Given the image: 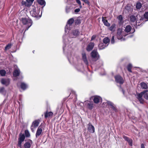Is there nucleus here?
Masks as SVG:
<instances>
[{
  "label": "nucleus",
  "instance_id": "obj_1",
  "mask_svg": "<svg viewBox=\"0 0 148 148\" xmlns=\"http://www.w3.org/2000/svg\"><path fill=\"white\" fill-rule=\"evenodd\" d=\"M69 32H65V34L63 36V41L64 44L63 49L64 53L66 54V53H69L67 57L69 62L71 63L72 62V60L71 56V52L72 50L71 47L73 43L72 38H75L78 36L80 32L78 29L73 30L68 33Z\"/></svg>",
  "mask_w": 148,
  "mask_h": 148
},
{
  "label": "nucleus",
  "instance_id": "obj_2",
  "mask_svg": "<svg viewBox=\"0 0 148 148\" xmlns=\"http://www.w3.org/2000/svg\"><path fill=\"white\" fill-rule=\"evenodd\" d=\"M20 19L21 21L23 24L25 25L26 29L25 31L27 30L32 25V21L28 17L23 18L20 17Z\"/></svg>",
  "mask_w": 148,
  "mask_h": 148
},
{
  "label": "nucleus",
  "instance_id": "obj_3",
  "mask_svg": "<svg viewBox=\"0 0 148 148\" xmlns=\"http://www.w3.org/2000/svg\"><path fill=\"white\" fill-rule=\"evenodd\" d=\"M74 21V19L73 18H71L68 21L65 28V32H69L71 29L73 27L72 25Z\"/></svg>",
  "mask_w": 148,
  "mask_h": 148
},
{
  "label": "nucleus",
  "instance_id": "obj_4",
  "mask_svg": "<svg viewBox=\"0 0 148 148\" xmlns=\"http://www.w3.org/2000/svg\"><path fill=\"white\" fill-rule=\"evenodd\" d=\"M126 34L123 31L122 28H119L117 30V37L118 39L121 40H125L124 38H123V36H125Z\"/></svg>",
  "mask_w": 148,
  "mask_h": 148
},
{
  "label": "nucleus",
  "instance_id": "obj_5",
  "mask_svg": "<svg viewBox=\"0 0 148 148\" xmlns=\"http://www.w3.org/2000/svg\"><path fill=\"white\" fill-rule=\"evenodd\" d=\"M83 104L87 109L90 110H92L94 108L95 105L92 101L88 100L85 101Z\"/></svg>",
  "mask_w": 148,
  "mask_h": 148
},
{
  "label": "nucleus",
  "instance_id": "obj_6",
  "mask_svg": "<svg viewBox=\"0 0 148 148\" xmlns=\"http://www.w3.org/2000/svg\"><path fill=\"white\" fill-rule=\"evenodd\" d=\"M91 56L93 60L96 61L99 58V56L96 50H94L91 53Z\"/></svg>",
  "mask_w": 148,
  "mask_h": 148
},
{
  "label": "nucleus",
  "instance_id": "obj_7",
  "mask_svg": "<svg viewBox=\"0 0 148 148\" xmlns=\"http://www.w3.org/2000/svg\"><path fill=\"white\" fill-rule=\"evenodd\" d=\"M38 3L42 6L40 14H38V17L40 18L41 16L43 8L46 5V2L45 0H38Z\"/></svg>",
  "mask_w": 148,
  "mask_h": 148
},
{
  "label": "nucleus",
  "instance_id": "obj_8",
  "mask_svg": "<svg viewBox=\"0 0 148 148\" xmlns=\"http://www.w3.org/2000/svg\"><path fill=\"white\" fill-rule=\"evenodd\" d=\"M107 103L109 107H110V108L114 112H118V110L116 106L113 103L110 101H107Z\"/></svg>",
  "mask_w": 148,
  "mask_h": 148
},
{
  "label": "nucleus",
  "instance_id": "obj_9",
  "mask_svg": "<svg viewBox=\"0 0 148 148\" xmlns=\"http://www.w3.org/2000/svg\"><path fill=\"white\" fill-rule=\"evenodd\" d=\"M116 82L120 84H122L124 82V80L120 75H116L114 77Z\"/></svg>",
  "mask_w": 148,
  "mask_h": 148
},
{
  "label": "nucleus",
  "instance_id": "obj_10",
  "mask_svg": "<svg viewBox=\"0 0 148 148\" xmlns=\"http://www.w3.org/2000/svg\"><path fill=\"white\" fill-rule=\"evenodd\" d=\"M87 129L91 133H93L95 132V127L90 123L87 125Z\"/></svg>",
  "mask_w": 148,
  "mask_h": 148
},
{
  "label": "nucleus",
  "instance_id": "obj_11",
  "mask_svg": "<svg viewBox=\"0 0 148 148\" xmlns=\"http://www.w3.org/2000/svg\"><path fill=\"white\" fill-rule=\"evenodd\" d=\"M10 80L8 78H3L1 81V84L6 86L8 85L10 83Z\"/></svg>",
  "mask_w": 148,
  "mask_h": 148
},
{
  "label": "nucleus",
  "instance_id": "obj_12",
  "mask_svg": "<svg viewBox=\"0 0 148 148\" xmlns=\"http://www.w3.org/2000/svg\"><path fill=\"white\" fill-rule=\"evenodd\" d=\"M82 60L84 63L87 66L88 65V62L86 54L85 53H82Z\"/></svg>",
  "mask_w": 148,
  "mask_h": 148
},
{
  "label": "nucleus",
  "instance_id": "obj_13",
  "mask_svg": "<svg viewBox=\"0 0 148 148\" xmlns=\"http://www.w3.org/2000/svg\"><path fill=\"white\" fill-rule=\"evenodd\" d=\"M138 17H140L139 15H137L136 16L133 15H131L130 17V21L132 22H134L135 21L137 22Z\"/></svg>",
  "mask_w": 148,
  "mask_h": 148
},
{
  "label": "nucleus",
  "instance_id": "obj_14",
  "mask_svg": "<svg viewBox=\"0 0 148 148\" xmlns=\"http://www.w3.org/2000/svg\"><path fill=\"white\" fill-rule=\"evenodd\" d=\"M75 66V69L79 72L81 71L83 69V66L81 63L76 64Z\"/></svg>",
  "mask_w": 148,
  "mask_h": 148
},
{
  "label": "nucleus",
  "instance_id": "obj_15",
  "mask_svg": "<svg viewBox=\"0 0 148 148\" xmlns=\"http://www.w3.org/2000/svg\"><path fill=\"white\" fill-rule=\"evenodd\" d=\"M93 101L95 103H98L100 101H102L101 98L99 96H96L94 97Z\"/></svg>",
  "mask_w": 148,
  "mask_h": 148
},
{
  "label": "nucleus",
  "instance_id": "obj_16",
  "mask_svg": "<svg viewBox=\"0 0 148 148\" xmlns=\"http://www.w3.org/2000/svg\"><path fill=\"white\" fill-rule=\"evenodd\" d=\"M37 127V120H36L34 121L32 124L31 127V130L33 132H34V130H35Z\"/></svg>",
  "mask_w": 148,
  "mask_h": 148
},
{
  "label": "nucleus",
  "instance_id": "obj_17",
  "mask_svg": "<svg viewBox=\"0 0 148 148\" xmlns=\"http://www.w3.org/2000/svg\"><path fill=\"white\" fill-rule=\"evenodd\" d=\"M123 138L131 146L132 145V139L124 135L123 136Z\"/></svg>",
  "mask_w": 148,
  "mask_h": 148
},
{
  "label": "nucleus",
  "instance_id": "obj_18",
  "mask_svg": "<svg viewBox=\"0 0 148 148\" xmlns=\"http://www.w3.org/2000/svg\"><path fill=\"white\" fill-rule=\"evenodd\" d=\"M94 45V44L93 42H90L87 47L86 50L88 51H91L93 49Z\"/></svg>",
  "mask_w": 148,
  "mask_h": 148
},
{
  "label": "nucleus",
  "instance_id": "obj_19",
  "mask_svg": "<svg viewBox=\"0 0 148 148\" xmlns=\"http://www.w3.org/2000/svg\"><path fill=\"white\" fill-rule=\"evenodd\" d=\"M140 86L141 88L143 89H148V83L143 82L140 83Z\"/></svg>",
  "mask_w": 148,
  "mask_h": 148
},
{
  "label": "nucleus",
  "instance_id": "obj_20",
  "mask_svg": "<svg viewBox=\"0 0 148 148\" xmlns=\"http://www.w3.org/2000/svg\"><path fill=\"white\" fill-rule=\"evenodd\" d=\"M53 113L51 112H46L45 113V118L49 117H52Z\"/></svg>",
  "mask_w": 148,
  "mask_h": 148
},
{
  "label": "nucleus",
  "instance_id": "obj_21",
  "mask_svg": "<svg viewBox=\"0 0 148 148\" xmlns=\"http://www.w3.org/2000/svg\"><path fill=\"white\" fill-rule=\"evenodd\" d=\"M30 13L31 16L33 17H36L37 16V13L36 8H33V10L30 12Z\"/></svg>",
  "mask_w": 148,
  "mask_h": 148
},
{
  "label": "nucleus",
  "instance_id": "obj_22",
  "mask_svg": "<svg viewBox=\"0 0 148 148\" xmlns=\"http://www.w3.org/2000/svg\"><path fill=\"white\" fill-rule=\"evenodd\" d=\"M43 129V125H41L38 128L37 135L38 136L40 135L42 132V129Z\"/></svg>",
  "mask_w": 148,
  "mask_h": 148
},
{
  "label": "nucleus",
  "instance_id": "obj_23",
  "mask_svg": "<svg viewBox=\"0 0 148 148\" xmlns=\"http://www.w3.org/2000/svg\"><path fill=\"white\" fill-rule=\"evenodd\" d=\"M119 20V25H122L123 23V16L121 15L118 16L117 18Z\"/></svg>",
  "mask_w": 148,
  "mask_h": 148
},
{
  "label": "nucleus",
  "instance_id": "obj_24",
  "mask_svg": "<svg viewBox=\"0 0 148 148\" xmlns=\"http://www.w3.org/2000/svg\"><path fill=\"white\" fill-rule=\"evenodd\" d=\"M20 71L19 69L15 70L13 73V75L14 77H16L18 76L20 73Z\"/></svg>",
  "mask_w": 148,
  "mask_h": 148
},
{
  "label": "nucleus",
  "instance_id": "obj_25",
  "mask_svg": "<svg viewBox=\"0 0 148 148\" xmlns=\"http://www.w3.org/2000/svg\"><path fill=\"white\" fill-rule=\"evenodd\" d=\"M110 39L108 37L104 38L103 40V43L106 46H107L110 43Z\"/></svg>",
  "mask_w": 148,
  "mask_h": 148
},
{
  "label": "nucleus",
  "instance_id": "obj_26",
  "mask_svg": "<svg viewBox=\"0 0 148 148\" xmlns=\"http://www.w3.org/2000/svg\"><path fill=\"white\" fill-rule=\"evenodd\" d=\"M21 88L23 90H25L28 87L27 84L24 82H21L20 85Z\"/></svg>",
  "mask_w": 148,
  "mask_h": 148
},
{
  "label": "nucleus",
  "instance_id": "obj_27",
  "mask_svg": "<svg viewBox=\"0 0 148 148\" xmlns=\"http://www.w3.org/2000/svg\"><path fill=\"white\" fill-rule=\"evenodd\" d=\"M140 20L141 21L143 20H144L145 21H148V12H146L144 14V18H142V17H140Z\"/></svg>",
  "mask_w": 148,
  "mask_h": 148
},
{
  "label": "nucleus",
  "instance_id": "obj_28",
  "mask_svg": "<svg viewBox=\"0 0 148 148\" xmlns=\"http://www.w3.org/2000/svg\"><path fill=\"white\" fill-rule=\"evenodd\" d=\"M132 29V27L130 25H127L125 27L124 31L125 32L128 33L130 32L131 31Z\"/></svg>",
  "mask_w": 148,
  "mask_h": 148
},
{
  "label": "nucleus",
  "instance_id": "obj_29",
  "mask_svg": "<svg viewBox=\"0 0 148 148\" xmlns=\"http://www.w3.org/2000/svg\"><path fill=\"white\" fill-rule=\"evenodd\" d=\"M102 21L105 25L108 27L110 26V23L108 22L107 20H106L103 17H102Z\"/></svg>",
  "mask_w": 148,
  "mask_h": 148
},
{
  "label": "nucleus",
  "instance_id": "obj_30",
  "mask_svg": "<svg viewBox=\"0 0 148 148\" xmlns=\"http://www.w3.org/2000/svg\"><path fill=\"white\" fill-rule=\"evenodd\" d=\"M148 91L147 90H145L137 95V98L138 99H141L143 95V94Z\"/></svg>",
  "mask_w": 148,
  "mask_h": 148
},
{
  "label": "nucleus",
  "instance_id": "obj_31",
  "mask_svg": "<svg viewBox=\"0 0 148 148\" xmlns=\"http://www.w3.org/2000/svg\"><path fill=\"white\" fill-rule=\"evenodd\" d=\"M99 50L103 49L105 48L107 46L104 43H100L99 45Z\"/></svg>",
  "mask_w": 148,
  "mask_h": 148
},
{
  "label": "nucleus",
  "instance_id": "obj_32",
  "mask_svg": "<svg viewBox=\"0 0 148 148\" xmlns=\"http://www.w3.org/2000/svg\"><path fill=\"white\" fill-rule=\"evenodd\" d=\"M0 93L5 95L6 94V90L3 87H0Z\"/></svg>",
  "mask_w": 148,
  "mask_h": 148
},
{
  "label": "nucleus",
  "instance_id": "obj_33",
  "mask_svg": "<svg viewBox=\"0 0 148 148\" xmlns=\"http://www.w3.org/2000/svg\"><path fill=\"white\" fill-rule=\"evenodd\" d=\"M25 136L24 134H22L21 133H20L19 134V138L18 139L23 141L25 139Z\"/></svg>",
  "mask_w": 148,
  "mask_h": 148
},
{
  "label": "nucleus",
  "instance_id": "obj_34",
  "mask_svg": "<svg viewBox=\"0 0 148 148\" xmlns=\"http://www.w3.org/2000/svg\"><path fill=\"white\" fill-rule=\"evenodd\" d=\"M142 4L140 2H138L136 4V7L137 9H140L142 7Z\"/></svg>",
  "mask_w": 148,
  "mask_h": 148
},
{
  "label": "nucleus",
  "instance_id": "obj_35",
  "mask_svg": "<svg viewBox=\"0 0 148 148\" xmlns=\"http://www.w3.org/2000/svg\"><path fill=\"white\" fill-rule=\"evenodd\" d=\"M24 146L25 148H30L31 144L29 142H27L24 144Z\"/></svg>",
  "mask_w": 148,
  "mask_h": 148
},
{
  "label": "nucleus",
  "instance_id": "obj_36",
  "mask_svg": "<svg viewBox=\"0 0 148 148\" xmlns=\"http://www.w3.org/2000/svg\"><path fill=\"white\" fill-rule=\"evenodd\" d=\"M21 4L23 5H25V6H30L29 4L27 3V1H22L21 2Z\"/></svg>",
  "mask_w": 148,
  "mask_h": 148
},
{
  "label": "nucleus",
  "instance_id": "obj_37",
  "mask_svg": "<svg viewBox=\"0 0 148 148\" xmlns=\"http://www.w3.org/2000/svg\"><path fill=\"white\" fill-rule=\"evenodd\" d=\"M6 74L5 71L3 69L0 70V74L1 76H4Z\"/></svg>",
  "mask_w": 148,
  "mask_h": 148
},
{
  "label": "nucleus",
  "instance_id": "obj_38",
  "mask_svg": "<svg viewBox=\"0 0 148 148\" xmlns=\"http://www.w3.org/2000/svg\"><path fill=\"white\" fill-rule=\"evenodd\" d=\"M132 68V64H129L127 66L128 71L130 72H132L131 69Z\"/></svg>",
  "mask_w": 148,
  "mask_h": 148
},
{
  "label": "nucleus",
  "instance_id": "obj_39",
  "mask_svg": "<svg viewBox=\"0 0 148 148\" xmlns=\"http://www.w3.org/2000/svg\"><path fill=\"white\" fill-rule=\"evenodd\" d=\"M25 135L26 137H28L30 136V134L29 131L26 130L25 131Z\"/></svg>",
  "mask_w": 148,
  "mask_h": 148
},
{
  "label": "nucleus",
  "instance_id": "obj_40",
  "mask_svg": "<svg viewBox=\"0 0 148 148\" xmlns=\"http://www.w3.org/2000/svg\"><path fill=\"white\" fill-rule=\"evenodd\" d=\"M23 142V141L18 139V141L17 145L20 148H22L21 144H22V143Z\"/></svg>",
  "mask_w": 148,
  "mask_h": 148
},
{
  "label": "nucleus",
  "instance_id": "obj_41",
  "mask_svg": "<svg viewBox=\"0 0 148 148\" xmlns=\"http://www.w3.org/2000/svg\"><path fill=\"white\" fill-rule=\"evenodd\" d=\"M12 46V44L11 43H9L5 47V49L6 50L9 49H10Z\"/></svg>",
  "mask_w": 148,
  "mask_h": 148
},
{
  "label": "nucleus",
  "instance_id": "obj_42",
  "mask_svg": "<svg viewBox=\"0 0 148 148\" xmlns=\"http://www.w3.org/2000/svg\"><path fill=\"white\" fill-rule=\"evenodd\" d=\"M115 24L114 23L112 24V25L109 27V29L112 31H113L114 29L115 28Z\"/></svg>",
  "mask_w": 148,
  "mask_h": 148
},
{
  "label": "nucleus",
  "instance_id": "obj_43",
  "mask_svg": "<svg viewBox=\"0 0 148 148\" xmlns=\"http://www.w3.org/2000/svg\"><path fill=\"white\" fill-rule=\"evenodd\" d=\"M76 2L79 5V8H81L82 6L81 5V3L80 0H75Z\"/></svg>",
  "mask_w": 148,
  "mask_h": 148
},
{
  "label": "nucleus",
  "instance_id": "obj_44",
  "mask_svg": "<svg viewBox=\"0 0 148 148\" xmlns=\"http://www.w3.org/2000/svg\"><path fill=\"white\" fill-rule=\"evenodd\" d=\"M34 0H26L30 6Z\"/></svg>",
  "mask_w": 148,
  "mask_h": 148
},
{
  "label": "nucleus",
  "instance_id": "obj_45",
  "mask_svg": "<svg viewBox=\"0 0 148 148\" xmlns=\"http://www.w3.org/2000/svg\"><path fill=\"white\" fill-rule=\"evenodd\" d=\"M143 96L144 98L146 99H148V93H147L145 92L143 94Z\"/></svg>",
  "mask_w": 148,
  "mask_h": 148
},
{
  "label": "nucleus",
  "instance_id": "obj_46",
  "mask_svg": "<svg viewBox=\"0 0 148 148\" xmlns=\"http://www.w3.org/2000/svg\"><path fill=\"white\" fill-rule=\"evenodd\" d=\"M115 42L114 40V36H112V38L111 43L112 44H113Z\"/></svg>",
  "mask_w": 148,
  "mask_h": 148
},
{
  "label": "nucleus",
  "instance_id": "obj_47",
  "mask_svg": "<svg viewBox=\"0 0 148 148\" xmlns=\"http://www.w3.org/2000/svg\"><path fill=\"white\" fill-rule=\"evenodd\" d=\"M71 10V9L69 7H66V11L67 13L69 12Z\"/></svg>",
  "mask_w": 148,
  "mask_h": 148
},
{
  "label": "nucleus",
  "instance_id": "obj_48",
  "mask_svg": "<svg viewBox=\"0 0 148 148\" xmlns=\"http://www.w3.org/2000/svg\"><path fill=\"white\" fill-rule=\"evenodd\" d=\"M80 11V8H77L76 9H75L74 10V12L75 13H77L79 12Z\"/></svg>",
  "mask_w": 148,
  "mask_h": 148
},
{
  "label": "nucleus",
  "instance_id": "obj_49",
  "mask_svg": "<svg viewBox=\"0 0 148 148\" xmlns=\"http://www.w3.org/2000/svg\"><path fill=\"white\" fill-rule=\"evenodd\" d=\"M82 1L84 2V3H86L89 4V3L88 1V0H81Z\"/></svg>",
  "mask_w": 148,
  "mask_h": 148
},
{
  "label": "nucleus",
  "instance_id": "obj_50",
  "mask_svg": "<svg viewBox=\"0 0 148 148\" xmlns=\"http://www.w3.org/2000/svg\"><path fill=\"white\" fill-rule=\"evenodd\" d=\"M140 102L141 103H143V99H142V98H141V99H138Z\"/></svg>",
  "mask_w": 148,
  "mask_h": 148
},
{
  "label": "nucleus",
  "instance_id": "obj_51",
  "mask_svg": "<svg viewBox=\"0 0 148 148\" xmlns=\"http://www.w3.org/2000/svg\"><path fill=\"white\" fill-rule=\"evenodd\" d=\"M95 38V36H92L91 38V41L93 39H94Z\"/></svg>",
  "mask_w": 148,
  "mask_h": 148
},
{
  "label": "nucleus",
  "instance_id": "obj_52",
  "mask_svg": "<svg viewBox=\"0 0 148 148\" xmlns=\"http://www.w3.org/2000/svg\"><path fill=\"white\" fill-rule=\"evenodd\" d=\"M76 23H77L78 24H80V23H81V22L80 21V20H77L76 22Z\"/></svg>",
  "mask_w": 148,
  "mask_h": 148
},
{
  "label": "nucleus",
  "instance_id": "obj_53",
  "mask_svg": "<svg viewBox=\"0 0 148 148\" xmlns=\"http://www.w3.org/2000/svg\"><path fill=\"white\" fill-rule=\"evenodd\" d=\"M141 148H145L144 144H142L141 145Z\"/></svg>",
  "mask_w": 148,
  "mask_h": 148
},
{
  "label": "nucleus",
  "instance_id": "obj_54",
  "mask_svg": "<svg viewBox=\"0 0 148 148\" xmlns=\"http://www.w3.org/2000/svg\"><path fill=\"white\" fill-rule=\"evenodd\" d=\"M23 13H24L23 12H22V11H21V12L20 13H19V16H21L20 15H21V14H23Z\"/></svg>",
  "mask_w": 148,
  "mask_h": 148
},
{
  "label": "nucleus",
  "instance_id": "obj_55",
  "mask_svg": "<svg viewBox=\"0 0 148 148\" xmlns=\"http://www.w3.org/2000/svg\"><path fill=\"white\" fill-rule=\"evenodd\" d=\"M36 137H37V136H38V135H37V131L36 132Z\"/></svg>",
  "mask_w": 148,
  "mask_h": 148
},
{
  "label": "nucleus",
  "instance_id": "obj_56",
  "mask_svg": "<svg viewBox=\"0 0 148 148\" xmlns=\"http://www.w3.org/2000/svg\"><path fill=\"white\" fill-rule=\"evenodd\" d=\"M36 137H37V136H38V135H37V131L36 132Z\"/></svg>",
  "mask_w": 148,
  "mask_h": 148
},
{
  "label": "nucleus",
  "instance_id": "obj_57",
  "mask_svg": "<svg viewBox=\"0 0 148 148\" xmlns=\"http://www.w3.org/2000/svg\"><path fill=\"white\" fill-rule=\"evenodd\" d=\"M122 92H123V93L124 95V91L123 90V89L122 90Z\"/></svg>",
  "mask_w": 148,
  "mask_h": 148
},
{
  "label": "nucleus",
  "instance_id": "obj_58",
  "mask_svg": "<svg viewBox=\"0 0 148 148\" xmlns=\"http://www.w3.org/2000/svg\"><path fill=\"white\" fill-rule=\"evenodd\" d=\"M35 51L34 50L32 52L34 53Z\"/></svg>",
  "mask_w": 148,
  "mask_h": 148
},
{
  "label": "nucleus",
  "instance_id": "obj_59",
  "mask_svg": "<svg viewBox=\"0 0 148 148\" xmlns=\"http://www.w3.org/2000/svg\"><path fill=\"white\" fill-rule=\"evenodd\" d=\"M132 36H133V35H131V36L130 37H132Z\"/></svg>",
  "mask_w": 148,
  "mask_h": 148
},
{
  "label": "nucleus",
  "instance_id": "obj_60",
  "mask_svg": "<svg viewBox=\"0 0 148 148\" xmlns=\"http://www.w3.org/2000/svg\"><path fill=\"white\" fill-rule=\"evenodd\" d=\"M37 123H38V122H37Z\"/></svg>",
  "mask_w": 148,
  "mask_h": 148
},
{
  "label": "nucleus",
  "instance_id": "obj_61",
  "mask_svg": "<svg viewBox=\"0 0 148 148\" xmlns=\"http://www.w3.org/2000/svg\"><path fill=\"white\" fill-rule=\"evenodd\" d=\"M135 32V30H134V31L132 33H133V32Z\"/></svg>",
  "mask_w": 148,
  "mask_h": 148
},
{
  "label": "nucleus",
  "instance_id": "obj_62",
  "mask_svg": "<svg viewBox=\"0 0 148 148\" xmlns=\"http://www.w3.org/2000/svg\"><path fill=\"white\" fill-rule=\"evenodd\" d=\"M18 85H19V84H18H18H17L18 86Z\"/></svg>",
  "mask_w": 148,
  "mask_h": 148
}]
</instances>
